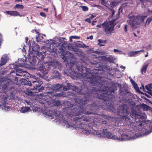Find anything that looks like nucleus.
Wrapping results in <instances>:
<instances>
[{
    "instance_id": "nucleus-1",
    "label": "nucleus",
    "mask_w": 152,
    "mask_h": 152,
    "mask_svg": "<svg viewBox=\"0 0 152 152\" xmlns=\"http://www.w3.org/2000/svg\"><path fill=\"white\" fill-rule=\"evenodd\" d=\"M92 66L96 68L94 73L91 72L89 68H87L86 62H78L75 65V70L79 72L81 76L84 77L85 80L88 83L91 84L94 87L89 86L82 88L80 93L84 96L83 97L75 98V105L67 102L64 105L63 108L64 114L69 119L73 118L74 124L73 126L69 124L68 121L64 120L63 122L65 125H68V128L72 126L78 128L83 129L86 131L88 130V128L91 126L94 123L93 116H87L86 115L74 118L75 116L81 115L82 113L87 115H97L96 111L93 110H97V108L102 107L103 104L102 101H110L113 100L114 96L112 93L114 92V90L111 91L110 88L105 87L104 90H102V83L100 77L98 74L99 72L102 70V66L99 62H89ZM75 66L74 63H73ZM82 88V87L81 88Z\"/></svg>"
},
{
    "instance_id": "nucleus-2",
    "label": "nucleus",
    "mask_w": 152,
    "mask_h": 152,
    "mask_svg": "<svg viewBox=\"0 0 152 152\" xmlns=\"http://www.w3.org/2000/svg\"><path fill=\"white\" fill-rule=\"evenodd\" d=\"M131 117L135 119V121L136 123L139 124L138 125V132L144 135H148L152 131V129H150V130L147 129L146 128L144 127H141V126L145 125L147 126V124L149 123V121H146V120H144V117L139 115L137 114V112L134 110L132 111V113L130 114Z\"/></svg>"
},
{
    "instance_id": "nucleus-3",
    "label": "nucleus",
    "mask_w": 152,
    "mask_h": 152,
    "mask_svg": "<svg viewBox=\"0 0 152 152\" xmlns=\"http://www.w3.org/2000/svg\"><path fill=\"white\" fill-rule=\"evenodd\" d=\"M20 79L22 85H27L31 87L33 86V88H31L30 89L33 90L36 89V92H41L44 89V87L41 86L43 84L42 82L40 81L37 77L34 78L31 82L28 81L27 79L23 78H21Z\"/></svg>"
},
{
    "instance_id": "nucleus-4",
    "label": "nucleus",
    "mask_w": 152,
    "mask_h": 152,
    "mask_svg": "<svg viewBox=\"0 0 152 152\" xmlns=\"http://www.w3.org/2000/svg\"><path fill=\"white\" fill-rule=\"evenodd\" d=\"M41 55V60L37 58L35 56H34L32 59V61L31 62V64L35 66L37 65L36 68L37 70L40 71L42 73L44 74H46L48 73V69H46L45 68V66L43 64L42 60L43 58H45L44 55Z\"/></svg>"
},
{
    "instance_id": "nucleus-5",
    "label": "nucleus",
    "mask_w": 152,
    "mask_h": 152,
    "mask_svg": "<svg viewBox=\"0 0 152 152\" xmlns=\"http://www.w3.org/2000/svg\"><path fill=\"white\" fill-rule=\"evenodd\" d=\"M147 17L146 15L142 16L137 15L136 16L132 15L129 17L130 19L128 20L127 22L130 25L132 28H136V25L140 24Z\"/></svg>"
},
{
    "instance_id": "nucleus-6",
    "label": "nucleus",
    "mask_w": 152,
    "mask_h": 152,
    "mask_svg": "<svg viewBox=\"0 0 152 152\" xmlns=\"http://www.w3.org/2000/svg\"><path fill=\"white\" fill-rule=\"evenodd\" d=\"M116 20L115 18L109 22L105 21L102 24L106 34L107 36L111 35L113 32L114 27L116 24V23H114Z\"/></svg>"
},
{
    "instance_id": "nucleus-7",
    "label": "nucleus",
    "mask_w": 152,
    "mask_h": 152,
    "mask_svg": "<svg viewBox=\"0 0 152 152\" xmlns=\"http://www.w3.org/2000/svg\"><path fill=\"white\" fill-rule=\"evenodd\" d=\"M13 83L12 80L4 77L0 78V88L4 90H10L13 88Z\"/></svg>"
},
{
    "instance_id": "nucleus-8",
    "label": "nucleus",
    "mask_w": 152,
    "mask_h": 152,
    "mask_svg": "<svg viewBox=\"0 0 152 152\" xmlns=\"http://www.w3.org/2000/svg\"><path fill=\"white\" fill-rule=\"evenodd\" d=\"M93 133L94 135H98L99 137H101V136L102 135V134H103L108 138L116 140V139L117 138L115 135H112L111 133L109 132L108 130L107 129H103V132L102 133L96 131H94V132H93Z\"/></svg>"
},
{
    "instance_id": "nucleus-9",
    "label": "nucleus",
    "mask_w": 152,
    "mask_h": 152,
    "mask_svg": "<svg viewBox=\"0 0 152 152\" xmlns=\"http://www.w3.org/2000/svg\"><path fill=\"white\" fill-rule=\"evenodd\" d=\"M118 111L119 113L118 114L121 116V117L122 120H126L127 119L128 120L130 119L128 115L125 116V115H121L120 114H128L129 113L127 111V106L126 104H123L120 105L119 106Z\"/></svg>"
},
{
    "instance_id": "nucleus-10",
    "label": "nucleus",
    "mask_w": 152,
    "mask_h": 152,
    "mask_svg": "<svg viewBox=\"0 0 152 152\" xmlns=\"http://www.w3.org/2000/svg\"><path fill=\"white\" fill-rule=\"evenodd\" d=\"M133 133L131 132H129L128 133H122L121 134V137L119 138L117 137L116 140L119 141H121L122 140H132L134 138V137L133 136Z\"/></svg>"
},
{
    "instance_id": "nucleus-11",
    "label": "nucleus",
    "mask_w": 152,
    "mask_h": 152,
    "mask_svg": "<svg viewBox=\"0 0 152 152\" xmlns=\"http://www.w3.org/2000/svg\"><path fill=\"white\" fill-rule=\"evenodd\" d=\"M60 52L62 53L61 55V57L65 61H67L70 58H71L72 56V54L69 51H66L64 53L65 50L63 49H60Z\"/></svg>"
},
{
    "instance_id": "nucleus-12",
    "label": "nucleus",
    "mask_w": 152,
    "mask_h": 152,
    "mask_svg": "<svg viewBox=\"0 0 152 152\" xmlns=\"http://www.w3.org/2000/svg\"><path fill=\"white\" fill-rule=\"evenodd\" d=\"M16 70L18 71V72L19 73L18 74L16 73V75L18 76H20L21 77L19 78L18 77H15V81H17V82L18 81H20V83L18 84L22 85V84H21L22 82L20 80H21L20 79L21 78H23V79H24L23 77L24 76L26 75V72L24 71H22V70L21 69L18 70L17 69H16Z\"/></svg>"
},
{
    "instance_id": "nucleus-13",
    "label": "nucleus",
    "mask_w": 152,
    "mask_h": 152,
    "mask_svg": "<svg viewBox=\"0 0 152 152\" xmlns=\"http://www.w3.org/2000/svg\"><path fill=\"white\" fill-rule=\"evenodd\" d=\"M63 86V85L62 84L57 83L52 86L51 87L48 86L47 88V89H50L55 91H59L61 90Z\"/></svg>"
},
{
    "instance_id": "nucleus-14",
    "label": "nucleus",
    "mask_w": 152,
    "mask_h": 152,
    "mask_svg": "<svg viewBox=\"0 0 152 152\" xmlns=\"http://www.w3.org/2000/svg\"><path fill=\"white\" fill-rule=\"evenodd\" d=\"M24 60V59L22 60L21 59H18V61L17 62H16L15 65L16 66H15L14 68L17 69V68L19 67H24L26 65V62Z\"/></svg>"
},
{
    "instance_id": "nucleus-15",
    "label": "nucleus",
    "mask_w": 152,
    "mask_h": 152,
    "mask_svg": "<svg viewBox=\"0 0 152 152\" xmlns=\"http://www.w3.org/2000/svg\"><path fill=\"white\" fill-rule=\"evenodd\" d=\"M47 43H48L49 44V48L52 50V51H53L55 50L56 49L55 48H56L57 46V45H58L59 44H57V43H56V42L54 41H52L51 42H50L49 43V41L48 40H47Z\"/></svg>"
},
{
    "instance_id": "nucleus-16",
    "label": "nucleus",
    "mask_w": 152,
    "mask_h": 152,
    "mask_svg": "<svg viewBox=\"0 0 152 152\" xmlns=\"http://www.w3.org/2000/svg\"><path fill=\"white\" fill-rule=\"evenodd\" d=\"M63 89L64 91H66L68 89H72L73 90L76 91V87L72 86L70 83H66V85L65 86H63Z\"/></svg>"
},
{
    "instance_id": "nucleus-17",
    "label": "nucleus",
    "mask_w": 152,
    "mask_h": 152,
    "mask_svg": "<svg viewBox=\"0 0 152 152\" xmlns=\"http://www.w3.org/2000/svg\"><path fill=\"white\" fill-rule=\"evenodd\" d=\"M120 94V98L122 100H124L126 98V95L128 93L126 90H123V89L121 88L119 90Z\"/></svg>"
},
{
    "instance_id": "nucleus-18",
    "label": "nucleus",
    "mask_w": 152,
    "mask_h": 152,
    "mask_svg": "<svg viewBox=\"0 0 152 152\" xmlns=\"http://www.w3.org/2000/svg\"><path fill=\"white\" fill-rule=\"evenodd\" d=\"M57 111L53 110H49L48 111L46 112L45 114L48 115L50 117H51L53 119L54 118V116H56Z\"/></svg>"
},
{
    "instance_id": "nucleus-19",
    "label": "nucleus",
    "mask_w": 152,
    "mask_h": 152,
    "mask_svg": "<svg viewBox=\"0 0 152 152\" xmlns=\"http://www.w3.org/2000/svg\"><path fill=\"white\" fill-rule=\"evenodd\" d=\"M46 94L51 98H52L54 96L56 97L60 96L61 95V93L56 94L55 95L54 91H47L46 92Z\"/></svg>"
},
{
    "instance_id": "nucleus-20",
    "label": "nucleus",
    "mask_w": 152,
    "mask_h": 152,
    "mask_svg": "<svg viewBox=\"0 0 152 152\" xmlns=\"http://www.w3.org/2000/svg\"><path fill=\"white\" fill-rule=\"evenodd\" d=\"M8 57L6 56H3L1 58L0 63V66H2L6 64L7 62Z\"/></svg>"
},
{
    "instance_id": "nucleus-21",
    "label": "nucleus",
    "mask_w": 152,
    "mask_h": 152,
    "mask_svg": "<svg viewBox=\"0 0 152 152\" xmlns=\"http://www.w3.org/2000/svg\"><path fill=\"white\" fill-rule=\"evenodd\" d=\"M6 13L9 15L11 16H17L20 15V14L18 12L16 11H6Z\"/></svg>"
},
{
    "instance_id": "nucleus-22",
    "label": "nucleus",
    "mask_w": 152,
    "mask_h": 152,
    "mask_svg": "<svg viewBox=\"0 0 152 152\" xmlns=\"http://www.w3.org/2000/svg\"><path fill=\"white\" fill-rule=\"evenodd\" d=\"M2 102L0 101V106H3L5 107L4 108L5 110H9L10 109V107L8 106H7L6 105V101L5 100L3 101V100H1Z\"/></svg>"
},
{
    "instance_id": "nucleus-23",
    "label": "nucleus",
    "mask_w": 152,
    "mask_h": 152,
    "mask_svg": "<svg viewBox=\"0 0 152 152\" xmlns=\"http://www.w3.org/2000/svg\"><path fill=\"white\" fill-rule=\"evenodd\" d=\"M76 45L78 47L83 48H88V46L86 45L85 44L81 42L80 43H76Z\"/></svg>"
},
{
    "instance_id": "nucleus-24",
    "label": "nucleus",
    "mask_w": 152,
    "mask_h": 152,
    "mask_svg": "<svg viewBox=\"0 0 152 152\" xmlns=\"http://www.w3.org/2000/svg\"><path fill=\"white\" fill-rule=\"evenodd\" d=\"M30 109V107H22L20 110V111L21 113H25L29 111Z\"/></svg>"
},
{
    "instance_id": "nucleus-25",
    "label": "nucleus",
    "mask_w": 152,
    "mask_h": 152,
    "mask_svg": "<svg viewBox=\"0 0 152 152\" xmlns=\"http://www.w3.org/2000/svg\"><path fill=\"white\" fill-rule=\"evenodd\" d=\"M98 41L99 42L98 45L100 46H104L105 45L102 44H105L106 43V40H103L101 39H99L98 40Z\"/></svg>"
},
{
    "instance_id": "nucleus-26",
    "label": "nucleus",
    "mask_w": 152,
    "mask_h": 152,
    "mask_svg": "<svg viewBox=\"0 0 152 152\" xmlns=\"http://www.w3.org/2000/svg\"><path fill=\"white\" fill-rule=\"evenodd\" d=\"M152 83H151L149 84V85H146L145 86V88L148 90L151 91L150 93V94L152 96V91H151V89L152 88Z\"/></svg>"
},
{
    "instance_id": "nucleus-27",
    "label": "nucleus",
    "mask_w": 152,
    "mask_h": 152,
    "mask_svg": "<svg viewBox=\"0 0 152 152\" xmlns=\"http://www.w3.org/2000/svg\"><path fill=\"white\" fill-rule=\"evenodd\" d=\"M36 40L38 42H42L43 39V38L41 34H39L37 37H36Z\"/></svg>"
},
{
    "instance_id": "nucleus-28",
    "label": "nucleus",
    "mask_w": 152,
    "mask_h": 152,
    "mask_svg": "<svg viewBox=\"0 0 152 152\" xmlns=\"http://www.w3.org/2000/svg\"><path fill=\"white\" fill-rule=\"evenodd\" d=\"M53 77L55 78L59 77H60L59 73L56 71L54 70L53 72Z\"/></svg>"
},
{
    "instance_id": "nucleus-29",
    "label": "nucleus",
    "mask_w": 152,
    "mask_h": 152,
    "mask_svg": "<svg viewBox=\"0 0 152 152\" xmlns=\"http://www.w3.org/2000/svg\"><path fill=\"white\" fill-rule=\"evenodd\" d=\"M148 66V64H145L141 68V72L142 74H143V72H144L145 73L146 69L147 68Z\"/></svg>"
},
{
    "instance_id": "nucleus-30",
    "label": "nucleus",
    "mask_w": 152,
    "mask_h": 152,
    "mask_svg": "<svg viewBox=\"0 0 152 152\" xmlns=\"http://www.w3.org/2000/svg\"><path fill=\"white\" fill-rule=\"evenodd\" d=\"M39 47L37 45H34L33 46L32 50L33 51H35L36 52H38L39 50Z\"/></svg>"
},
{
    "instance_id": "nucleus-31",
    "label": "nucleus",
    "mask_w": 152,
    "mask_h": 152,
    "mask_svg": "<svg viewBox=\"0 0 152 152\" xmlns=\"http://www.w3.org/2000/svg\"><path fill=\"white\" fill-rule=\"evenodd\" d=\"M54 63H52V64L49 65V66L48 67L49 69H52L53 70V69H55L57 67V64H53Z\"/></svg>"
},
{
    "instance_id": "nucleus-32",
    "label": "nucleus",
    "mask_w": 152,
    "mask_h": 152,
    "mask_svg": "<svg viewBox=\"0 0 152 152\" xmlns=\"http://www.w3.org/2000/svg\"><path fill=\"white\" fill-rule=\"evenodd\" d=\"M140 2L144 5H147L148 3H151L150 0H139Z\"/></svg>"
},
{
    "instance_id": "nucleus-33",
    "label": "nucleus",
    "mask_w": 152,
    "mask_h": 152,
    "mask_svg": "<svg viewBox=\"0 0 152 152\" xmlns=\"http://www.w3.org/2000/svg\"><path fill=\"white\" fill-rule=\"evenodd\" d=\"M122 5H121V6L120 8L118 9V13H117L116 17L115 18V19H116L120 17V11L121 12H122L123 9L122 8Z\"/></svg>"
},
{
    "instance_id": "nucleus-34",
    "label": "nucleus",
    "mask_w": 152,
    "mask_h": 152,
    "mask_svg": "<svg viewBox=\"0 0 152 152\" xmlns=\"http://www.w3.org/2000/svg\"><path fill=\"white\" fill-rule=\"evenodd\" d=\"M15 9H23L24 8V6L23 5H20L19 4H17L15 6Z\"/></svg>"
},
{
    "instance_id": "nucleus-35",
    "label": "nucleus",
    "mask_w": 152,
    "mask_h": 152,
    "mask_svg": "<svg viewBox=\"0 0 152 152\" xmlns=\"http://www.w3.org/2000/svg\"><path fill=\"white\" fill-rule=\"evenodd\" d=\"M74 52L77 54H78L81 53V51L78 49L75 48L74 49Z\"/></svg>"
},
{
    "instance_id": "nucleus-36",
    "label": "nucleus",
    "mask_w": 152,
    "mask_h": 152,
    "mask_svg": "<svg viewBox=\"0 0 152 152\" xmlns=\"http://www.w3.org/2000/svg\"><path fill=\"white\" fill-rule=\"evenodd\" d=\"M140 52V51L139 50L135 51H132L131 52V54H132V56L135 55L139 53Z\"/></svg>"
},
{
    "instance_id": "nucleus-37",
    "label": "nucleus",
    "mask_w": 152,
    "mask_h": 152,
    "mask_svg": "<svg viewBox=\"0 0 152 152\" xmlns=\"http://www.w3.org/2000/svg\"><path fill=\"white\" fill-rule=\"evenodd\" d=\"M142 107H143V109H145L146 110H148L149 109V106L145 104H144L142 105Z\"/></svg>"
},
{
    "instance_id": "nucleus-38",
    "label": "nucleus",
    "mask_w": 152,
    "mask_h": 152,
    "mask_svg": "<svg viewBox=\"0 0 152 152\" xmlns=\"http://www.w3.org/2000/svg\"><path fill=\"white\" fill-rule=\"evenodd\" d=\"M82 10L84 11H87L88 10V7L86 6H82Z\"/></svg>"
},
{
    "instance_id": "nucleus-39",
    "label": "nucleus",
    "mask_w": 152,
    "mask_h": 152,
    "mask_svg": "<svg viewBox=\"0 0 152 152\" xmlns=\"http://www.w3.org/2000/svg\"><path fill=\"white\" fill-rule=\"evenodd\" d=\"M32 32L33 33L35 32L38 35L39 34H40L39 33V30H33L32 31Z\"/></svg>"
},
{
    "instance_id": "nucleus-40",
    "label": "nucleus",
    "mask_w": 152,
    "mask_h": 152,
    "mask_svg": "<svg viewBox=\"0 0 152 152\" xmlns=\"http://www.w3.org/2000/svg\"><path fill=\"white\" fill-rule=\"evenodd\" d=\"M101 116L105 119H108V118L109 117V116L104 114H102Z\"/></svg>"
},
{
    "instance_id": "nucleus-41",
    "label": "nucleus",
    "mask_w": 152,
    "mask_h": 152,
    "mask_svg": "<svg viewBox=\"0 0 152 152\" xmlns=\"http://www.w3.org/2000/svg\"><path fill=\"white\" fill-rule=\"evenodd\" d=\"M40 15L41 16L44 18H45L46 17V15L43 12H40Z\"/></svg>"
},
{
    "instance_id": "nucleus-42",
    "label": "nucleus",
    "mask_w": 152,
    "mask_h": 152,
    "mask_svg": "<svg viewBox=\"0 0 152 152\" xmlns=\"http://www.w3.org/2000/svg\"><path fill=\"white\" fill-rule=\"evenodd\" d=\"M61 102L60 101H57L56 102V105L58 106L61 105Z\"/></svg>"
},
{
    "instance_id": "nucleus-43",
    "label": "nucleus",
    "mask_w": 152,
    "mask_h": 152,
    "mask_svg": "<svg viewBox=\"0 0 152 152\" xmlns=\"http://www.w3.org/2000/svg\"><path fill=\"white\" fill-rule=\"evenodd\" d=\"M85 21L86 22H88L89 23H91V19L90 18H87L85 19Z\"/></svg>"
},
{
    "instance_id": "nucleus-44",
    "label": "nucleus",
    "mask_w": 152,
    "mask_h": 152,
    "mask_svg": "<svg viewBox=\"0 0 152 152\" xmlns=\"http://www.w3.org/2000/svg\"><path fill=\"white\" fill-rule=\"evenodd\" d=\"M124 31L125 32H127V26L125 25L124 26Z\"/></svg>"
},
{
    "instance_id": "nucleus-45",
    "label": "nucleus",
    "mask_w": 152,
    "mask_h": 152,
    "mask_svg": "<svg viewBox=\"0 0 152 152\" xmlns=\"http://www.w3.org/2000/svg\"><path fill=\"white\" fill-rule=\"evenodd\" d=\"M151 20H152V18H151L150 19L148 18L146 21V23H147L148 24L151 22Z\"/></svg>"
},
{
    "instance_id": "nucleus-46",
    "label": "nucleus",
    "mask_w": 152,
    "mask_h": 152,
    "mask_svg": "<svg viewBox=\"0 0 152 152\" xmlns=\"http://www.w3.org/2000/svg\"><path fill=\"white\" fill-rule=\"evenodd\" d=\"M133 85H134V87L135 89H136L137 88H138V85L137 84L135 83H134Z\"/></svg>"
},
{
    "instance_id": "nucleus-47",
    "label": "nucleus",
    "mask_w": 152,
    "mask_h": 152,
    "mask_svg": "<svg viewBox=\"0 0 152 152\" xmlns=\"http://www.w3.org/2000/svg\"><path fill=\"white\" fill-rule=\"evenodd\" d=\"M72 37L75 39H79L80 38V37L79 36H72Z\"/></svg>"
},
{
    "instance_id": "nucleus-48",
    "label": "nucleus",
    "mask_w": 152,
    "mask_h": 152,
    "mask_svg": "<svg viewBox=\"0 0 152 152\" xmlns=\"http://www.w3.org/2000/svg\"><path fill=\"white\" fill-rule=\"evenodd\" d=\"M111 12H112V16H113L115 14L114 10L113 9H112L111 10Z\"/></svg>"
},
{
    "instance_id": "nucleus-49",
    "label": "nucleus",
    "mask_w": 152,
    "mask_h": 152,
    "mask_svg": "<svg viewBox=\"0 0 152 152\" xmlns=\"http://www.w3.org/2000/svg\"><path fill=\"white\" fill-rule=\"evenodd\" d=\"M93 38V36L92 35H91L89 37H88L87 38V39H92Z\"/></svg>"
},
{
    "instance_id": "nucleus-50",
    "label": "nucleus",
    "mask_w": 152,
    "mask_h": 152,
    "mask_svg": "<svg viewBox=\"0 0 152 152\" xmlns=\"http://www.w3.org/2000/svg\"><path fill=\"white\" fill-rule=\"evenodd\" d=\"M114 51L115 52H119L120 51L119 50L115 49L114 50Z\"/></svg>"
},
{
    "instance_id": "nucleus-51",
    "label": "nucleus",
    "mask_w": 152,
    "mask_h": 152,
    "mask_svg": "<svg viewBox=\"0 0 152 152\" xmlns=\"http://www.w3.org/2000/svg\"><path fill=\"white\" fill-rule=\"evenodd\" d=\"M130 81L133 85L134 83H135V82L132 79H130Z\"/></svg>"
},
{
    "instance_id": "nucleus-52",
    "label": "nucleus",
    "mask_w": 152,
    "mask_h": 152,
    "mask_svg": "<svg viewBox=\"0 0 152 152\" xmlns=\"http://www.w3.org/2000/svg\"><path fill=\"white\" fill-rule=\"evenodd\" d=\"M95 16H94L93 15H91L90 17V18H91V19H92L94 17H95Z\"/></svg>"
},
{
    "instance_id": "nucleus-53",
    "label": "nucleus",
    "mask_w": 152,
    "mask_h": 152,
    "mask_svg": "<svg viewBox=\"0 0 152 152\" xmlns=\"http://www.w3.org/2000/svg\"><path fill=\"white\" fill-rule=\"evenodd\" d=\"M43 10L47 12H48V8H44L43 9Z\"/></svg>"
},
{
    "instance_id": "nucleus-54",
    "label": "nucleus",
    "mask_w": 152,
    "mask_h": 152,
    "mask_svg": "<svg viewBox=\"0 0 152 152\" xmlns=\"http://www.w3.org/2000/svg\"><path fill=\"white\" fill-rule=\"evenodd\" d=\"M15 2H22V0H15Z\"/></svg>"
},
{
    "instance_id": "nucleus-55",
    "label": "nucleus",
    "mask_w": 152,
    "mask_h": 152,
    "mask_svg": "<svg viewBox=\"0 0 152 152\" xmlns=\"http://www.w3.org/2000/svg\"><path fill=\"white\" fill-rule=\"evenodd\" d=\"M102 1V4L104 5V4H105L104 0H101Z\"/></svg>"
},
{
    "instance_id": "nucleus-56",
    "label": "nucleus",
    "mask_w": 152,
    "mask_h": 152,
    "mask_svg": "<svg viewBox=\"0 0 152 152\" xmlns=\"http://www.w3.org/2000/svg\"><path fill=\"white\" fill-rule=\"evenodd\" d=\"M94 53H97V54H99V52L97 51H95L94 52Z\"/></svg>"
},
{
    "instance_id": "nucleus-57",
    "label": "nucleus",
    "mask_w": 152,
    "mask_h": 152,
    "mask_svg": "<svg viewBox=\"0 0 152 152\" xmlns=\"http://www.w3.org/2000/svg\"><path fill=\"white\" fill-rule=\"evenodd\" d=\"M4 4H10V3L7 2H4Z\"/></svg>"
},
{
    "instance_id": "nucleus-58",
    "label": "nucleus",
    "mask_w": 152,
    "mask_h": 152,
    "mask_svg": "<svg viewBox=\"0 0 152 152\" xmlns=\"http://www.w3.org/2000/svg\"><path fill=\"white\" fill-rule=\"evenodd\" d=\"M103 122H102V124H106V121H102Z\"/></svg>"
},
{
    "instance_id": "nucleus-59",
    "label": "nucleus",
    "mask_w": 152,
    "mask_h": 152,
    "mask_svg": "<svg viewBox=\"0 0 152 152\" xmlns=\"http://www.w3.org/2000/svg\"><path fill=\"white\" fill-rule=\"evenodd\" d=\"M116 4V3L115 1H113L112 2V4H113V5H115V4Z\"/></svg>"
},
{
    "instance_id": "nucleus-60",
    "label": "nucleus",
    "mask_w": 152,
    "mask_h": 152,
    "mask_svg": "<svg viewBox=\"0 0 152 152\" xmlns=\"http://www.w3.org/2000/svg\"><path fill=\"white\" fill-rule=\"evenodd\" d=\"M139 51H140V52H145V51L143 50H139Z\"/></svg>"
},
{
    "instance_id": "nucleus-61",
    "label": "nucleus",
    "mask_w": 152,
    "mask_h": 152,
    "mask_svg": "<svg viewBox=\"0 0 152 152\" xmlns=\"http://www.w3.org/2000/svg\"><path fill=\"white\" fill-rule=\"evenodd\" d=\"M133 34L134 35V36L135 37H137V35H136V34L135 33H133Z\"/></svg>"
},
{
    "instance_id": "nucleus-62",
    "label": "nucleus",
    "mask_w": 152,
    "mask_h": 152,
    "mask_svg": "<svg viewBox=\"0 0 152 152\" xmlns=\"http://www.w3.org/2000/svg\"><path fill=\"white\" fill-rule=\"evenodd\" d=\"M96 21H93L92 23V25H94V22H95Z\"/></svg>"
},
{
    "instance_id": "nucleus-63",
    "label": "nucleus",
    "mask_w": 152,
    "mask_h": 152,
    "mask_svg": "<svg viewBox=\"0 0 152 152\" xmlns=\"http://www.w3.org/2000/svg\"><path fill=\"white\" fill-rule=\"evenodd\" d=\"M122 68H123V69H124L125 68V66H122Z\"/></svg>"
},
{
    "instance_id": "nucleus-64",
    "label": "nucleus",
    "mask_w": 152,
    "mask_h": 152,
    "mask_svg": "<svg viewBox=\"0 0 152 152\" xmlns=\"http://www.w3.org/2000/svg\"><path fill=\"white\" fill-rule=\"evenodd\" d=\"M148 56V54H146L145 55V57H147Z\"/></svg>"
}]
</instances>
